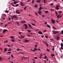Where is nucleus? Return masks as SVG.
I'll return each instance as SVG.
<instances>
[{"label": "nucleus", "mask_w": 63, "mask_h": 63, "mask_svg": "<svg viewBox=\"0 0 63 63\" xmlns=\"http://www.w3.org/2000/svg\"><path fill=\"white\" fill-rule=\"evenodd\" d=\"M24 42H25V43H28V42H29V41L28 40H25L24 41Z\"/></svg>", "instance_id": "9d476101"}, {"label": "nucleus", "mask_w": 63, "mask_h": 63, "mask_svg": "<svg viewBox=\"0 0 63 63\" xmlns=\"http://www.w3.org/2000/svg\"><path fill=\"white\" fill-rule=\"evenodd\" d=\"M8 24L9 23H10V24H11L12 23V22H9L8 23Z\"/></svg>", "instance_id": "774afa93"}, {"label": "nucleus", "mask_w": 63, "mask_h": 63, "mask_svg": "<svg viewBox=\"0 0 63 63\" xmlns=\"http://www.w3.org/2000/svg\"><path fill=\"white\" fill-rule=\"evenodd\" d=\"M53 29H54L55 30H56V29H55V27H53Z\"/></svg>", "instance_id": "4d7b16f0"}, {"label": "nucleus", "mask_w": 63, "mask_h": 63, "mask_svg": "<svg viewBox=\"0 0 63 63\" xmlns=\"http://www.w3.org/2000/svg\"><path fill=\"white\" fill-rule=\"evenodd\" d=\"M34 7L35 8H37L38 7V5H35L34 6Z\"/></svg>", "instance_id": "473e14b6"}, {"label": "nucleus", "mask_w": 63, "mask_h": 63, "mask_svg": "<svg viewBox=\"0 0 63 63\" xmlns=\"http://www.w3.org/2000/svg\"><path fill=\"white\" fill-rule=\"evenodd\" d=\"M55 49V47H53L52 48V50L53 51Z\"/></svg>", "instance_id": "4be33fe9"}, {"label": "nucleus", "mask_w": 63, "mask_h": 63, "mask_svg": "<svg viewBox=\"0 0 63 63\" xmlns=\"http://www.w3.org/2000/svg\"><path fill=\"white\" fill-rule=\"evenodd\" d=\"M41 0H38L37 1V3H40V1H41Z\"/></svg>", "instance_id": "412c9836"}, {"label": "nucleus", "mask_w": 63, "mask_h": 63, "mask_svg": "<svg viewBox=\"0 0 63 63\" xmlns=\"http://www.w3.org/2000/svg\"><path fill=\"white\" fill-rule=\"evenodd\" d=\"M50 10H51V11H54V9H50Z\"/></svg>", "instance_id": "a878e982"}, {"label": "nucleus", "mask_w": 63, "mask_h": 63, "mask_svg": "<svg viewBox=\"0 0 63 63\" xmlns=\"http://www.w3.org/2000/svg\"><path fill=\"white\" fill-rule=\"evenodd\" d=\"M41 9H42V8L41 7H40L39 9V11H41Z\"/></svg>", "instance_id": "5701e85b"}, {"label": "nucleus", "mask_w": 63, "mask_h": 63, "mask_svg": "<svg viewBox=\"0 0 63 63\" xmlns=\"http://www.w3.org/2000/svg\"><path fill=\"white\" fill-rule=\"evenodd\" d=\"M47 27L48 28H50V26L49 25H47Z\"/></svg>", "instance_id": "6ab92c4d"}, {"label": "nucleus", "mask_w": 63, "mask_h": 63, "mask_svg": "<svg viewBox=\"0 0 63 63\" xmlns=\"http://www.w3.org/2000/svg\"><path fill=\"white\" fill-rule=\"evenodd\" d=\"M50 39V41H53V39L52 38Z\"/></svg>", "instance_id": "a18cd8bd"}, {"label": "nucleus", "mask_w": 63, "mask_h": 63, "mask_svg": "<svg viewBox=\"0 0 63 63\" xmlns=\"http://www.w3.org/2000/svg\"><path fill=\"white\" fill-rule=\"evenodd\" d=\"M46 49L47 51H48V52H49V51H50V50H49L48 49H47V48Z\"/></svg>", "instance_id": "aec40b11"}, {"label": "nucleus", "mask_w": 63, "mask_h": 63, "mask_svg": "<svg viewBox=\"0 0 63 63\" xmlns=\"http://www.w3.org/2000/svg\"><path fill=\"white\" fill-rule=\"evenodd\" d=\"M60 46H61V47H63V43H61Z\"/></svg>", "instance_id": "f8f14e48"}, {"label": "nucleus", "mask_w": 63, "mask_h": 63, "mask_svg": "<svg viewBox=\"0 0 63 63\" xmlns=\"http://www.w3.org/2000/svg\"><path fill=\"white\" fill-rule=\"evenodd\" d=\"M20 5L21 6H24L25 5L23 3L21 2H20Z\"/></svg>", "instance_id": "0eeeda50"}, {"label": "nucleus", "mask_w": 63, "mask_h": 63, "mask_svg": "<svg viewBox=\"0 0 63 63\" xmlns=\"http://www.w3.org/2000/svg\"><path fill=\"white\" fill-rule=\"evenodd\" d=\"M45 59H46L47 58V57L45 56Z\"/></svg>", "instance_id": "2f4dec72"}, {"label": "nucleus", "mask_w": 63, "mask_h": 63, "mask_svg": "<svg viewBox=\"0 0 63 63\" xmlns=\"http://www.w3.org/2000/svg\"><path fill=\"white\" fill-rule=\"evenodd\" d=\"M11 40L13 42H15V40L14 39H11Z\"/></svg>", "instance_id": "72a5a7b5"}, {"label": "nucleus", "mask_w": 63, "mask_h": 63, "mask_svg": "<svg viewBox=\"0 0 63 63\" xmlns=\"http://www.w3.org/2000/svg\"><path fill=\"white\" fill-rule=\"evenodd\" d=\"M62 33L63 34V31H62Z\"/></svg>", "instance_id": "69168bd1"}, {"label": "nucleus", "mask_w": 63, "mask_h": 63, "mask_svg": "<svg viewBox=\"0 0 63 63\" xmlns=\"http://www.w3.org/2000/svg\"><path fill=\"white\" fill-rule=\"evenodd\" d=\"M38 13L39 15H42V12L40 11H39L38 12Z\"/></svg>", "instance_id": "1a4fd4ad"}, {"label": "nucleus", "mask_w": 63, "mask_h": 63, "mask_svg": "<svg viewBox=\"0 0 63 63\" xmlns=\"http://www.w3.org/2000/svg\"><path fill=\"white\" fill-rule=\"evenodd\" d=\"M20 23H24V22H25V21H24V20H22V21H20Z\"/></svg>", "instance_id": "6e6552de"}, {"label": "nucleus", "mask_w": 63, "mask_h": 63, "mask_svg": "<svg viewBox=\"0 0 63 63\" xmlns=\"http://www.w3.org/2000/svg\"><path fill=\"white\" fill-rule=\"evenodd\" d=\"M32 4L34 3V0H32Z\"/></svg>", "instance_id": "79ce46f5"}, {"label": "nucleus", "mask_w": 63, "mask_h": 63, "mask_svg": "<svg viewBox=\"0 0 63 63\" xmlns=\"http://www.w3.org/2000/svg\"><path fill=\"white\" fill-rule=\"evenodd\" d=\"M35 14L36 15H37V16H38V13H37L35 12Z\"/></svg>", "instance_id": "864d4df0"}, {"label": "nucleus", "mask_w": 63, "mask_h": 63, "mask_svg": "<svg viewBox=\"0 0 63 63\" xmlns=\"http://www.w3.org/2000/svg\"><path fill=\"white\" fill-rule=\"evenodd\" d=\"M25 29H27L28 28V26L27 25H25Z\"/></svg>", "instance_id": "2eb2a0df"}, {"label": "nucleus", "mask_w": 63, "mask_h": 63, "mask_svg": "<svg viewBox=\"0 0 63 63\" xmlns=\"http://www.w3.org/2000/svg\"><path fill=\"white\" fill-rule=\"evenodd\" d=\"M8 26V24H6L5 25V27H6V26Z\"/></svg>", "instance_id": "8fccbe9b"}, {"label": "nucleus", "mask_w": 63, "mask_h": 63, "mask_svg": "<svg viewBox=\"0 0 63 63\" xmlns=\"http://www.w3.org/2000/svg\"><path fill=\"white\" fill-rule=\"evenodd\" d=\"M18 6V4H17L16 5V7H17Z\"/></svg>", "instance_id": "09e8293b"}, {"label": "nucleus", "mask_w": 63, "mask_h": 63, "mask_svg": "<svg viewBox=\"0 0 63 63\" xmlns=\"http://www.w3.org/2000/svg\"><path fill=\"white\" fill-rule=\"evenodd\" d=\"M50 5H51V6H53V3H52L50 4Z\"/></svg>", "instance_id": "cd10ccee"}, {"label": "nucleus", "mask_w": 63, "mask_h": 63, "mask_svg": "<svg viewBox=\"0 0 63 63\" xmlns=\"http://www.w3.org/2000/svg\"><path fill=\"white\" fill-rule=\"evenodd\" d=\"M27 36H28V37H30V34H27Z\"/></svg>", "instance_id": "49530a36"}, {"label": "nucleus", "mask_w": 63, "mask_h": 63, "mask_svg": "<svg viewBox=\"0 0 63 63\" xmlns=\"http://www.w3.org/2000/svg\"><path fill=\"white\" fill-rule=\"evenodd\" d=\"M8 19H9V20H11V18L10 17H9L8 18Z\"/></svg>", "instance_id": "603ef678"}, {"label": "nucleus", "mask_w": 63, "mask_h": 63, "mask_svg": "<svg viewBox=\"0 0 63 63\" xmlns=\"http://www.w3.org/2000/svg\"><path fill=\"white\" fill-rule=\"evenodd\" d=\"M51 22L52 23H55V21L54 20H53L52 18H51Z\"/></svg>", "instance_id": "f257e3e1"}, {"label": "nucleus", "mask_w": 63, "mask_h": 63, "mask_svg": "<svg viewBox=\"0 0 63 63\" xmlns=\"http://www.w3.org/2000/svg\"><path fill=\"white\" fill-rule=\"evenodd\" d=\"M45 37L46 38H47V39H48V38H47V35H46L45 36Z\"/></svg>", "instance_id": "680f3d73"}, {"label": "nucleus", "mask_w": 63, "mask_h": 63, "mask_svg": "<svg viewBox=\"0 0 63 63\" xmlns=\"http://www.w3.org/2000/svg\"><path fill=\"white\" fill-rule=\"evenodd\" d=\"M11 56L12 57H14V56L13 55H11Z\"/></svg>", "instance_id": "5fc2aeb1"}, {"label": "nucleus", "mask_w": 63, "mask_h": 63, "mask_svg": "<svg viewBox=\"0 0 63 63\" xmlns=\"http://www.w3.org/2000/svg\"><path fill=\"white\" fill-rule=\"evenodd\" d=\"M55 9L57 10H58L59 9V8L57 7H55Z\"/></svg>", "instance_id": "dca6fc26"}, {"label": "nucleus", "mask_w": 63, "mask_h": 63, "mask_svg": "<svg viewBox=\"0 0 63 63\" xmlns=\"http://www.w3.org/2000/svg\"><path fill=\"white\" fill-rule=\"evenodd\" d=\"M16 13L17 14H20V11L19 10H17L16 11Z\"/></svg>", "instance_id": "20e7f679"}, {"label": "nucleus", "mask_w": 63, "mask_h": 63, "mask_svg": "<svg viewBox=\"0 0 63 63\" xmlns=\"http://www.w3.org/2000/svg\"><path fill=\"white\" fill-rule=\"evenodd\" d=\"M14 4H16V3H18V2H17L16 1H15L14 2Z\"/></svg>", "instance_id": "ddd939ff"}, {"label": "nucleus", "mask_w": 63, "mask_h": 63, "mask_svg": "<svg viewBox=\"0 0 63 63\" xmlns=\"http://www.w3.org/2000/svg\"><path fill=\"white\" fill-rule=\"evenodd\" d=\"M7 45L8 46V47H10V46H11V45H9L8 44H7Z\"/></svg>", "instance_id": "3c124183"}, {"label": "nucleus", "mask_w": 63, "mask_h": 63, "mask_svg": "<svg viewBox=\"0 0 63 63\" xmlns=\"http://www.w3.org/2000/svg\"><path fill=\"white\" fill-rule=\"evenodd\" d=\"M13 16L14 18H17V17L16 16Z\"/></svg>", "instance_id": "a211bd4d"}, {"label": "nucleus", "mask_w": 63, "mask_h": 63, "mask_svg": "<svg viewBox=\"0 0 63 63\" xmlns=\"http://www.w3.org/2000/svg\"><path fill=\"white\" fill-rule=\"evenodd\" d=\"M37 46H38V45H37V44H36L35 45V48H36V47H37Z\"/></svg>", "instance_id": "c756f323"}, {"label": "nucleus", "mask_w": 63, "mask_h": 63, "mask_svg": "<svg viewBox=\"0 0 63 63\" xmlns=\"http://www.w3.org/2000/svg\"><path fill=\"white\" fill-rule=\"evenodd\" d=\"M21 36L22 37V38H24V36H23L22 35H21Z\"/></svg>", "instance_id": "a19ab883"}, {"label": "nucleus", "mask_w": 63, "mask_h": 63, "mask_svg": "<svg viewBox=\"0 0 63 63\" xmlns=\"http://www.w3.org/2000/svg\"><path fill=\"white\" fill-rule=\"evenodd\" d=\"M12 19H14V18L13 17V16H12L11 17Z\"/></svg>", "instance_id": "c03bdc74"}, {"label": "nucleus", "mask_w": 63, "mask_h": 63, "mask_svg": "<svg viewBox=\"0 0 63 63\" xmlns=\"http://www.w3.org/2000/svg\"><path fill=\"white\" fill-rule=\"evenodd\" d=\"M47 30H45L43 31V32H44V33H45V32H47Z\"/></svg>", "instance_id": "58836bf2"}, {"label": "nucleus", "mask_w": 63, "mask_h": 63, "mask_svg": "<svg viewBox=\"0 0 63 63\" xmlns=\"http://www.w3.org/2000/svg\"><path fill=\"white\" fill-rule=\"evenodd\" d=\"M27 32H31V31L30 30H27Z\"/></svg>", "instance_id": "37998d69"}, {"label": "nucleus", "mask_w": 63, "mask_h": 63, "mask_svg": "<svg viewBox=\"0 0 63 63\" xmlns=\"http://www.w3.org/2000/svg\"><path fill=\"white\" fill-rule=\"evenodd\" d=\"M22 49H17L16 50L17 51H20V50H22Z\"/></svg>", "instance_id": "b1692460"}, {"label": "nucleus", "mask_w": 63, "mask_h": 63, "mask_svg": "<svg viewBox=\"0 0 63 63\" xmlns=\"http://www.w3.org/2000/svg\"><path fill=\"white\" fill-rule=\"evenodd\" d=\"M11 50H12V49L11 48H9V50H7V51H11Z\"/></svg>", "instance_id": "f3484780"}, {"label": "nucleus", "mask_w": 63, "mask_h": 63, "mask_svg": "<svg viewBox=\"0 0 63 63\" xmlns=\"http://www.w3.org/2000/svg\"><path fill=\"white\" fill-rule=\"evenodd\" d=\"M7 53H11V52H7Z\"/></svg>", "instance_id": "e2e57ef3"}, {"label": "nucleus", "mask_w": 63, "mask_h": 63, "mask_svg": "<svg viewBox=\"0 0 63 63\" xmlns=\"http://www.w3.org/2000/svg\"><path fill=\"white\" fill-rule=\"evenodd\" d=\"M53 34L55 35V34H56L58 33V32L56 31H53Z\"/></svg>", "instance_id": "7ed1b4c3"}, {"label": "nucleus", "mask_w": 63, "mask_h": 63, "mask_svg": "<svg viewBox=\"0 0 63 63\" xmlns=\"http://www.w3.org/2000/svg\"><path fill=\"white\" fill-rule=\"evenodd\" d=\"M26 7H27V6H26L24 8V10H26Z\"/></svg>", "instance_id": "4c0bfd02"}, {"label": "nucleus", "mask_w": 63, "mask_h": 63, "mask_svg": "<svg viewBox=\"0 0 63 63\" xmlns=\"http://www.w3.org/2000/svg\"><path fill=\"white\" fill-rule=\"evenodd\" d=\"M28 25H29V27H30L31 28V29H32V26H31V25L28 24Z\"/></svg>", "instance_id": "9b49d317"}, {"label": "nucleus", "mask_w": 63, "mask_h": 63, "mask_svg": "<svg viewBox=\"0 0 63 63\" xmlns=\"http://www.w3.org/2000/svg\"><path fill=\"white\" fill-rule=\"evenodd\" d=\"M48 12V11H46L45 12L46 14H47V13Z\"/></svg>", "instance_id": "c85d7f7f"}, {"label": "nucleus", "mask_w": 63, "mask_h": 63, "mask_svg": "<svg viewBox=\"0 0 63 63\" xmlns=\"http://www.w3.org/2000/svg\"><path fill=\"white\" fill-rule=\"evenodd\" d=\"M31 24H32V25H33V26H36V25L32 23Z\"/></svg>", "instance_id": "e433bc0d"}, {"label": "nucleus", "mask_w": 63, "mask_h": 63, "mask_svg": "<svg viewBox=\"0 0 63 63\" xmlns=\"http://www.w3.org/2000/svg\"><path fill=\"white\" fill-rule=\"evenodd\" d=\"M61 13H62V11H59V13L60 14H61Z\"/></svg>", "instance_id": "f704fd0d"}, {"label": "nucleus", "mask_w": 63, "mask_h": 63, "mask_svg": "<svg viewBox=\"0 0 63 63\" xmlns=\"http://www.w3.org/2000/svg\"><path fill=\"white\" fill-rule=\"evenodd\" d=\"M38 33L40 34H42V32L41 31H40L39 32H38Z\"/></svg>", "instance_id": "4468645a"}, {"label": "nucleus", "mask_w": 63, "mask_h": 63, "mask_svg": "<svg viewBox=\"0 0 63 63\" xmlns=\"http://www.w3.org/2000/svg\"><path fill=\"white\" fill-rule=\"evenodd\" d=\"M55 14H57V12H56V11H55Z\"/></svg>", "instance_id": "bf43d9fd"}, {"label": "nucleus", "mask_w": 63, "mask_h": 63, "mask_svg": "<svg viewBox=\"0 0 63 63\" xmlns=\"http://www.w3.org/2000/svg\"><path fill=\"white\" fill-rule=\"evenodd\" d=\"M10 38H11V39H14V37L13 36H11L10 37Z\"/></svg>", "instance_id": "ea45409f"}, {"label": "nucleus", "mask_w": 63, "mask_h": 63, "mask_svg": "<svg viewBox=\"0 0 63 63\" xmlns=\"http://www.w3.org/2000/svg\"><path fill=\"white\" fill-rule=\"evenodd\" d=\"M56 7H59V5H57L56 6Z\"/></svg>", "instance_id": "052dcab7"}, {"label": "nucleus", "mask_w": 63, "mask_h": 63, "mask_svg": "<svg viewBox=\"0 0 63 63\" xmlns=\"http://www.w3.org/2000/svg\"><path fill=\"white\" fill-rule=\"evenodd\" d=\"M5 13H6L7 14H8V13H9V12L8 11H7V10H6V11H5Z\"/></svg>", "instance_id": "7c9ffc66"}, {"label": "nucleus", "mask_w": 63, "mask_h": 63, "mask_svg": "<svg viewBox=\"0 0 63 63\" xmlns=\"http://www.w3.org/2000/svg\"><path fill=\"white\" fill-rule=\"evenodd\" d=\"M8 31V30L5 29L3 30V34H4V33H5V32H6V31Z\"/></svg>", "instance_id": "f03ea898"}, {"label": "nucleus", "mask_w": 63, "mask_h": 63, "mask_svg": "<svg viewBox=\"0 0 63 63\" xmlns=\"http://www.w3.org/2000/svg\"><path fill=\"white\" fill-rule=\"evenodd\" d=\"M44 61H45V62H44L45 63H46L47 62H46V60H44Z\"/></svg>", "instance_id": "338daca9"}, {"label": "nucleus", "mask_w": 63, "mask_h": 63, "mask_svg": "<svg viewBox=\"0 0 63 63\" xmlns=\"http://www.w3.org/2000/svg\"><path fill=\"white\" fill-rule=\"evenodd\" d=\"M55 53H56V54H57V53L56 52V51H55Z\"/></svg>", "instance_id": "13d9d810"}, {"label": "nucleus", "mask_w": 63, "mask_h": 63, "mask_svg": "<svg viewBox=\"0 0 63 63\" xmlns=\"http://www.w3.org/2000/svg\"><path fill=\"white\" fill-rule=\"evenodd\" d=\"M55 38H56V39L57 40H58L59 39V37L58 36L57 37H56Z\"/></svg>", "instance_id": "423d86ee"}, {"label": "nucleus", "mask_w": 63, "mask_h": 63, "mask_svg": "<svg viewBox=\"0 0 63 63\" xmlns=\"http://www.w3.org/2000/svg\"><path fill=\"white\" fill-rule=\"evenodd\" d=\"M7 51V49L6 48H4V51L6 52Z\"/></svg>", "instance_id": "bb28decb"}, {"label": "nucleus", "mask_w": 63, "mask_h": 63, "mask_svg": "<svg viewBox=\"0 0 63 63\" xmlns=\"http://www.w3.org/2000/svg\"><path fill=\"white\" fill-rule=\"evenodd\" d=\"M45 24H47V22H45Z\"/></svg>", "instance_id": "0e129e2a"}, {"label": "nucleus", "mask_w": 63, "mask_h": 63, "mask_svg": "<svg viewBox=\"0 0 63 63\" xmlns=\"http://www.w3.org/2000/svg\"><path fill=\"white\" fill-rule=\"evenodd\" d=\"M7 42H8V41L7 40H6V41H4V43H7Z\"/></svg>", "instance_id": "de8ad7c7"}, {"label": "nucleus", "mask_w": 63, "mask_h": 63, "mask_svg": "<svg viewBox=\"0 0 63 63\" xmlns=\"http://www.w3.org/2000/svg\"><path fill=\"white\" fill-rule=\"evenodd\" d=\"M39 5L40 6V7H42V4H39Z\"/></svg>", "instance_id": "6e6d98bb"}, {"label": "nucleus", "mask_w": 63, "mask_h": 63, "mask_svg": "<svg viewBox=\"0 0 63 63\" xmlns=\"http://www.w3.org/2000/svg\"><path fill=\"white\" fill-rule=\"evenodd\" d=\"M33 49H34V50L35 51H36V50H38V49L36 48H35H35Z\"/></svg>", "instance_id": "393cba45"}, {"label": "nucleus", "mask_w": 63, "mask_h": 63, "mask_svg": "<svg viewBox=\"0 0 63 63\" xmlns=\"http://www.w3.org/2000/svg\"><path fill=\"white\" fill-rule=\"evenodd\" d=\"M61 17H62V16L60 15H59L57 16V17L58 19V18H61Z\"/></svg>", "instance_id": "39448f33"}, {"label": "nucleus", "mask_w": 63, "mask_h": 63, "mask_svg": "<svg viewBox=\"0 0 63 63\" xmlns=\"http://www.w3.org/2000/svg\"><path fill=\"white\" fill-rule=\"evenodd\" d=\"M51 55L52 56H54V55L53 53L52 54H51Z\"/></svg>", "instance_id": "c9c22d12"}]
</instances>
